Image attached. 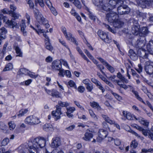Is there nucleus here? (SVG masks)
<instances>
[{
    "label": "nucleus",
    "instance_id": "nucleus-24",
    "mask_svg": "<svg viewBox=\"0 0 153 153\" xmlns=\"http://www.w3.org/2000/svg\"><path fill=\"white\" fill-rule=\"evenodd\" d=\"M21 30L24 36L27 35V32L26 30V26L25 25V21L22 20L21 21V24L20 25Z\"/></svg>",
    "mask_w": 153,
    "mask_h": 153
},
{
    "label": "nucleus",
    "instance_id": "nucleus-33",
    "mask_svg": "<svg viewBox=\"0 0 153 153\" xmlns=\"http://www.w3.org/2000/svg\"><path fill=\"white\" fill-rule=\"evenodd\" d=\"M70 2L72 3L78 9H80L81 5L79 0H69Z\"/></svg>",
    "mask_w": 153,
    "mask_h": 153
},
{
    "label": "nucleus",
    "instance_id": "nucleus-19",
    "mask_svg": "<svg viewBox=\"0 0 153 153\" xmlns=\"http://www.w3.org/2000/svg\"><path fill=\"white\" fill-rule=\"evenodd\" d=\"M137 54L140 57L143 59L147 58V55L146 53L145 50L143 48L139 49L137 50Z\"/></svg>",
    "mask_w": 153,
    "mask_h": 153
},
{
    "label": "nucleus",
    "instance_id": "nucleus-31",
    "mask_svg": "<svg viewBox=\"0 0 153 153\" xmlns=\"http://www.w3.org/2000/svg\"><path fill=\"white\" fill-rule=\"evenodd\" d=\"M101 116L106 122L112 125L114 123V121L111 120L107 115L102 114Z\"/></svg>",
    "mask_w": 153,
    "mask_h": 153
},
{
    "label": "nucleus",
    "instance_id": "nucleus-27",
    "mask_svg": "<svg viewBox=\"0 0 153 153\" xmlns=\"http://www.w3.org/2000/svg\"><path fill=\"white\" fill-rule=\"evenodd\" d=\"M129 63L130 65L128 64H127L126 66V68L127 69V74L129 79H130V76L128 73L130 71V70H131V74L133 75L134 74V71L133 69L132 68H131V66H132V64L131 62H130Z\"/></svg>",
    "mask_w": 153,
    "mask_h": 153
},
{
    "label": "nucleus",
    "instance_id": "nucleus-7",
    "mask_svg": "<svg viewBox=\"0 0 153 153\" xmlns=\"http://www.w3.org/2000/svg\"><path fill=\"white\" fill-rule=\"evenodd\" d=\"M117 8L118 13L120 15L128 14L130 12V10L128 7L126 5L122 6V5H119Z\"/></svg>",
    "mask_w": 153,
    "mask_h": 153
},
{
    "label": "nucleus",
    "instance_id": "nucleus-53",
    "mask_svg": "<svg viewBox=\"0 0 153 153\" xmlns=\"http://www.w3.org/2000/svg\"><path fill=\"white\" fill-rule=\"evenodd\" d=\"M9 142V139L8 138L4 139L1 143V145L2 146H5Z\"/></svg>",
    "mask_w": 153,
    "mask_h": 153
},
{
    "label": "nucleus",
    "instance_id": "nucleus-3",
    "mask_svg": "<svg viewBox=\"0 0 153 153\" xmlns=\"http://www.w3.org/2000/svg\"><path fill=\"white\" fill-rule=\"evenodd\" d=\"M25 122L28 125L31 126L38 124L40 122L37 117L33 116H30L25 119Z\"/></svg>",
    "mask_w": 153,
    "mask_h": 153
},
{
    "label": "nucleus",
    "instance_id": "nucleus-36",
    "mask_svg": "<svg viewBox=\"0 0 153 153\" xmlns=\"http://www.w3.org/2000/svg\"><path fill=\"white\" fill-rule=\"evenodd\" d=\"M45 47L46 49L51 52H52L53 49V47L50 43L46 42L45 44Z\"/></svg>",
    "mask_w": 153,
    "mask_h": 153
},
{
    "label": "nucleus",
    "instance_id": "nucleus-42",
    "mask_svg": "<svg viewBox=\"0 0 153 153\" xmlns=\"http://www.w3.org/2000/svg\"><path fill=\"white\" fill-rule=\"evenodd\" d=\"M13 68V65L11 63H9L6 65L5 67L3 70V71H6L10 70Z\"/></svg>",
    "mask_w": 153,
    "mask_h": 153
},
{
    "label": "nucleus",
    "instance_id": "nucleus-22",
    "mask_svg": "<svg viewBox=\"0 0 153 153\" xmlns=\"http://www.w3.org/2000/svg\"><path fill=\"white\" fill-rule=\"evenodd\" d=\"M147 49L148 51L151 54L153 55V41H149L147 45Z\"/></svg>",
    "mask_w": 153,
    "mask_h": 153
},
{
    "label": "nucleus",
    "instance_id": "nucleus-16",
    "mask_svg": "<svg viewBox=\"0 0 153 153\" xmlns=\"http://www.w3.org/2000/svg\"><path fill=\"white\" fill-rule=\"evenodd\" d=\"M61 66L59 61L54 60L52 63L51 68L53 70H59Z\"/></svg>",
    "mask_w": 153,
    "mask_h": 153
},
{
    "label": "nucleus",
    "instance_id": "nucleus-61",
    "mask_svg": "<svg viewBox=\"0 0 153 153\" xmlns=\"http://www.w3.org/2000/svg\"><path fill=\"white\" fill-rule=\"evenodd\" d=\"M85 90V88L83 86H79L78 88V91L79 92L81 93H83L84 92Z\"/></svg>",
    "mask_w": 153,
    "mask_h": 153
},
{
    "label": "nucleus",
    "instance_id": "nucleus-39",
    "mask_svg": "<svg viewBox=\"0 0 153 153\" xmlns=\"http://www.w3.org/2000/svg\"><path fill=\"white\" fill-rule=\"evenodd\" d=\"M28 111V110L26 109H22L20 110L19 112V114L17 116L19 117H21L23 116L25 114H26Z\"/></svg>",
    "mask_w": 153,
    "mask_h": 153
},
{
    "label": "nucleus",
    "instance_id": "nucleus-44",
    "mask_svg": "<svg viewBox=\"0 0 153 153\" xmlns=\"http://www.w3.org/2000/svg\"><path fill=\"white\" fill-rule=\"evenodd\" d=\"M89 113L91 116L95 120H97V117L94 113L93 111L91 110H89Z\"/></svg>",
    "mask_w": 153,
    "mask_h": 153
},
{
    "label": "nucleus",
    "instance_id": "nucleus-25",
    "mask_svg": "<svg viewBox=\"0 0 153 153\" xmlns=\"http://www.w3.org/2000/svg\"><path fill=\"white\" fill-rule=\"evenodd\" d=\"M14 48L16 51V53L17 54L16 56L22 57L23 56L22 53L21 49L16 44H15L14 45Z\"/></svg>",
    "mask_w": 153,
    "mask_h": 153
},
{
    "label": "nucleus",
    "instance_id": "nucleus-32",
    "mask_svg": "<svg viewBox=\"0 0 153 153\" xmlns=\"http://www.w3.org/2000/svg\"><path fill=\"white\" fill-rule=\"evenodd\" d=\"M76 50L78 52L79 54L81 55V56L85 60H86L88 62H90L88 59L86 57V56L83 53L82 51L78 47H76Z\"/></svg>",
    "mask_w": 153,
    "mask_h": 153
},
{
    "label": "nucleus",
    "instance_id": "nucleus-9",
    "mask_svg": "<svg viewBox=\"0 0 153 153\" xmlns=\"http://www.w3.org/2000/svg\"><path fill=\"white\" fill-rule=\"evenodd\" d=\"M61 145V140L59 137H53L52 140L51 146L53 148L58 147Z\"/></svg>",
    "mask_w": 153,
    "mask_h": 153
},
{
    "label": "nucleus",
    "instance_id": "nucleus-63",
    "mask_svg": "<svg viewBox=\"0 0 153 153\" xmlns=\"http://www.w3.org/2000/svg\"><path fill=\"white\" fill-rule=\"evenodd\" d=\"M10 152L11 151L10 150L5 151V149L4 147L0 149V153H10Z\"/></svg>",
    "mask_w": 153,
    "mask_h": 153
},
{
    "label": "nucleus",
    "instance_id": "nucleus-34",
    "mask_svg": "<svg viewBox=\"0 0 153 153\" xmlns=\"http://www.w3.org/2000/svg\"><path fill=\"white\" fill-rule=\"evenodd\" d=\"M90 105L92 107L95 108H97L99 110H100L101 109L98 103L97 102H90Z\"/></svg>",
    "mask_w": 153,
    "mask_h": 153
},
{
    "label": "nucleus",
    "instance_id": "nucleus-51",
    "mask_svg": "<svg viewBox=\"0 0 153 153\" xmlns=\"http://www.w3.org/2000/svg\"><path fill=\"white\" fill-rule=\"evenodd\" d=\"M20 72L22 74H24L25 75H27L30 71L26 69L25 68H21L20 70Z\"/></svg>",
    "mask_w": 153,
    "mask_h": 153
},
{
    "label": "nucleus",
    "instance_id": "nucleus-40",
    "mask_svg": "<svg viewBox=\"0 0 153 153\" xmlns=\"http://www.w3.org/2000/svg\"><path fill=\"white\" fill-rule=\"evenodd\" d=\"M93 3L96 6H97V7L100 6V4H102V0H92Z\"/></svg>",
    "mask_w": 153,
    "mask_h": 153
},
{
    "label": "nucleus",
    "instance_id": "nucleus-47",
    "mask_svg": "<svg viewBox=\"0 0 153 153\" xmlns=\"http://www.w3.org/2000/svg\"><path fill=\"white\" fill-rule=\"evenodd\" d=\"M86 88L88 92H91L93 89V85L92 83H90L86 86Z\"/></svg>",
    "mask_w": 153,
    "mask_h": 153
},
{
    "label": "nucleus",
    "instance_id": "nucleus-13",
    "mask_svg": "<svg viewBox=\"0 0 153 153\" xmlns=\"http://www.w3.org/2000/svg\"><path fill=\"white\" fill-rule=\"evenodd\" d=\"M146 44L145 39V37L140 38L138 39L136 42L135 47L139 49L142 48L145 46Z\"/></svg>",
    "mask_w": 153,
    "mask_h": 153
},
{
    "label": "nucleus",
    "instance_id": "nucleus-48",
    "mask_svg": "<svg viewBox=\"0 0 153 153\" xmlns=\"http://www.w3.org/2000/svg\"><path fill=\"white\" fill-rule=\"evenodd\" d=\"M105 66L111 73H113L114 72V68L111 66L108 63H107L106 65Z\"/></svg>",
    "mask_w": 153,
    "mask_h": 153
},
{
    "label": "nucleus",
    "instance_id": "nucleus-46",
    "mask_svg": "<svg viewBox=\"0 0 153 153\" xmlns=\"http://www.w3.org/2000/svg\"><path fill=\"white\" fill-rule=\"evenodd\" d=\"M68 85L71 87H74L75 89L77 88L75 83L73 80H70L68 82Z\"/></svg>",
    "mask_w": 153,
    "mask_h": 153
},
{
    "label": "nucleus",
    "instance_id": "nucleus-26",
    "mask_svg": "<svg viewBox=\"0 0 153 153\" xmlns=\"http://www.w3.org/2000/svg\"><path fill=\"white\" fill-rule=\"evenodd\" d=\"M123 115L124 117L128 120H133V117L131 113L126 111L123 112Z\"/></svg>",
    "mask_w": 153,
    "mask_h": 153
},
{
    "label": "nucleus",
    "instance_id": "nucleus-52",
    "mask_svg": "<svg viewBox=\"0 0 153 153\" xmlns=\"http://www.w3.org/2000/svg\"><path fill=\"white\" fill-rule=\"evenodd\" d=\"M128 55L132 59H134V51L133 50L130 49L129 51Z\"/></svg>",
    "mask_w": 153,
    "mask_h": 153
},
{
    "label": "nucleus",
    "instance_id": "nucleus-57",
    "mask_svg": "<svg viewBox=\"0 0 153 153\" xmlns=\"http://www.w3.org/2000/svg\"><path fill=\"white\" fill-rule=\"evenodd\" d=\"M60 64H62L65 66L68 67L69 68L67 62L63 59H61L59 61Z\"/></svg>",
    "mask_w": 153,
    "mask_h": 153
},
{
    "label": "nucleus",
    "instance_id": "nucleus-20",
    "mask_svg": "<svg viewBox=\"0 0 153 153\" xmlns=\"http://www.w3.org/2000/svg\"><path fill=\"white\" fill-rule=\"evenodd\" d=\"M113 25V26L115 28H119L121 27L123 25V23L118 19V17L117 18L114 22L112 23Z\"/></svg>",
    "mask_w": 153,
    "mask_h": 153
},
{
    "label": "nucleus",
    "instance_id": "nucleus-14",
    "mask_svg": "<svg viewBox=\"0 0 153 153\" xmlns=\"http://www.w3.org/2000/svg\"><path fill=\"white\" fill-rule=\"evenodd\" d=\"M46 91L49 95H51L53 97L57 98H61L60 94L55 90L52 89L51 90H47Z\"/></svg>",
    "mask_w": 153,
    "mask_h": 153
},
{
    "label": "nucleus",
    "instance_id": "nucleus-12",
    "mask_svg": "<svg viewBox=\"0 0 153 153\" xmlns=\"http://www.w3.org/2000/svg\"><path fill=\"white\" fill-rule=\"evenodd\" d=\"M56 111H52V114L54 119L57 120L60 117V115L61 114V108L58 105H56Z\"/></svg>",
    "mask_w": 153,
    "mask_h": 153
},
{
    "label": "nucleus",
    "instance_id": "nucleus-1",
    "mask_svg": "<svg viewBox=\"0 0 153 153\" xmlns=\"http://www.w3.org/2000/svg\"><path fill=\"white\" fill-rule=\"evenodd\" d=\"M46 143V140L42 137H37L35 138L33 141V146H31L28 148L30 153H37L36 148L44 147Z\"/></svg>",
    "mask_w": 153,
    "mask_h": 153
},
{
    "label": "nucleus",
    "instance_id": "nucleus-38",
    "mask_svg": "<svg viewBox=\"0 0 153 153\" xmlns=\"http://www.w3.org/2000/svg\"><path fill=\"white\" fill-rule=\"evenodd\" d=\"M26 149L27 148H25V146L24 145H22L18 147V150L19 153H25Z\"/></svg>",
    "mask_w": 153,
    "mask_h": 153
},
{
    "label": "nucleus",
    "instance_id": "nucleus-50",
    "mask_svg": "<svg viewBox=\"0 0 153 153\" xmlns=\"http://www.w3.org/2000/svg\"><path fill=\"white\" fill-rule=\"evenodd\" d=\"M8 125L10 129L13 130L15 127L16 125L13 122L11 121L8 123Z\"/></svg>",
    "mask_w": 153,
    "mask_h": 153
},
{
    "label": "nucleus",
    "instance_id": "nucleus-11",
    "mask_svg": "<svg viewBox=\"0 0 153 153\" xmlns=\"http://www.w3.org/2000/svg\"><path fill=\"white\" fill-rule=\"evenodd\" d=\"M108 132L103 129H100L98 132L99 137H97V141L100 142L102 140L105 138L108 134Z\"/></svg>",
    "mask_w": 153,
    "mask_h": 153
},
{
    "label": "nucleus",
    "instance_id": "nucleus-15",
    "mask_svg": "<svg viewBox=\"0 0 153 153\" xmlns=\"http://www.w3.org/2000/svg\"><path fill=\"white\" fill-rule=\"evenodd\" d=\"M64 36L67 40L73 42L76 45H78V42L76 39L73 36V35L70 32H67Z\"/></svg>",
    "mask_w": 153,
    "mask_h": 153
},
{
    "label": "nucleus",
    "instance_id": "nucleus-64",
    "mask_svg": "<svg viewBox=\"0 0 153 153\" xmlns=\"http://www.w3.org/2000/svg\"><path fill=\"white\" fill-rule=\"evenodd\" d=\"M91 80L92 82L94 83L96 85H98V84L100 83V82L94 78H91Z\"/></svg>",
    "mask_w": 153,
    "mask_h": 153
},
{
    "label": "nucleus",
    "instance_id": "nucleus-54",
    "mask_svg": "<svg viewBox=\"0 0 153 153\" xmlns=\"http://www.w3.org/2000/svg\"><path fill=\"white\" fill-rule=\"evenodd\" d=\"M142 152L143 153H147V152H153V148H150L148 149H142Z\"/></svg>",
    "mask_w": 153,
    "mask_h": 153
},
{
    "label": "nucleus",
    "instance_id": "nucleus-60",
    "mask_svg": "<svg viewBox=\"0 0 153 153\" xmlns=\"http://www.w3.org/2000/svg\"><path fill=\"white\" fill-rule=\"evenodd\" d=\"M11 16L14 18L13 19L14 20L18 18L19 15L15 12H13L11 13Z\"/></svg>",
    "mask_w": 153,
    "mask_h": 153
},
{
    "label": "nucleus",
    "instance_id": "nucleus-49",
    "mask_svg": "<svg viewBox=\"0 0 153 153\" xmlns=\"http://www.w3.org/2000/svg\"><path fill=\"white\" fill-rule=\"evenodd\" d=\"M38 3L42 7H44L45 5L42 0H35V5H36Z\"/></svg>",
    "mask_w": 153,
    "mask_h": 153
},
{
    "label": "nucleus",
    "instance_id": "nucleus-2",
    "mask_svg": "<svg viewBox=\"0 0 153 153\" xmlns=\"http://www.w3.org/2000/svg\"><path fill=\"white\" fill-rule=\"evenodd\" d=\"M35 17L37 21L39 24H42L45 26L46 28H48L50 25L48 24V20L45 19L41 13L38 10H36L34 12Z\"/></svg>",
    "mask_w": 153,
    "mask_h": 153
},
{
    "label": "nucleus",
    "instance_id": "nucleus-21",
    "mask_svg": "<svg viewBox=\"0 0 153 153\" xmlns=\"http://www.w3.org/2000/svg\"><path fill=\"white\" fill-rule=\"evenodd\" d=\"M134 119H135L136 121H138L141 124L145 126H146L147 127L149 126V122L148 120H145L144 118H142L141 117L136 118L134 117Z\"/></svg>",
    "mask_w": 153,
    "mask_h": 153
},
{
    "label": "nucleus",
    "instance_id": "nucleus-56",
    "mask_svg": "<svg viewBox=\"0 0 153 153\" xmlns=\"http://www.w3.org/2000/svg\"><path fill=\"white\" fill-rule=\"evenodd\" d=\"M82 82L85 84L86 86L91 83L90 79L88 78L83 80Z\"/></svg>",
    "mask_w": 153,
    "mask_h": 153
},
{
    "label": "nucleus",
    "instance_id": "nucleus-37",
    "mask_svg": "<svg viewBox=\"0 0 153 153\" xmlns=\"http://www.w3.org/2000/svg\"><path fill=\"white\" fill-rule=\"evenodd\" d=\"M58 105L60 107H67L69 105V103L67 102H63L61 101H59L58 102Z\"/></svg>",
    "mask_w": 153,
    "mask_h": 153
},
{
    "label": "nucleus",
    "instance_id": "nucleus-17",
    "mask_svg": "<svg viewBox=\"0 0 153 153\" xmlns=\"http://www.w3.org/2000/svg\"><path fill=\"white\" fill-rule=\"evenodd\" d=\"M97 9L101 11H102L103 10L106 11H109L110 10H111L108 3L105 4H103L102 3V4H100V6L98 7Z\"/></svg>",
    "mask_w": 153,
    "mask_h": 153
},
{
    "label": "nucleus",
    "instance_id": "nucleus-29",
    "mask_svg": "<svg viewBox=\"0 0 153 153\" xmlns=\"http://www.w3.org/2000/svg\"><path fill=\"white\" fill-rule=\"evenodd\" d=\"M4 21L8 25L9 27H11L12 28L16 24L15 22L13 21L12 19L10 21L7 19H4Z\"/></svg>",
    "mask_w": 153,
    "mask_h": 153
},
{
    "label": "nucleus",
    "instance_id": "nucleus-5",
    "mask_svg": "<svg viewBox=\"0 0 153 153\" xmlns=\"http://www.w3.org/2000/svg\"><path fill=\"white\" fill-rule=\"evenodd\" d=\"M117 14L115 12L111 11L106 14V19L108 22L111 23L113 22L118 18Z\"/></svg>",
    "mask_w": 153,
    "mask_h": 153
},
{
    "label": "nucleus",
    "instance_id": "nucleus-41",
    "mask_svg": "<svg viewBox=\"0 0 153 153\" xmlns=\"http://www.w3.org/2000/svg\"><path fill=\"white\" fill-rule=\"evenodd\" d=\"M134 95L136 98L138 100L143 103L144 104H146L145 102L139 96L138 93L137 92L134 91Z\"/></svg>",
    "mask_w": 153,
    "mask_h": 153
},
{
    "label": "nucleus",
    "instance_id": "nucleus-6",
    "mask_svg": "<svg viewBox=\"0 0 153 153\" xmlns=\"http://www.w3.org/2000/svg\"><path fill=\"white\" fill-rule=\"evenodd\" d=\"M97 34L102 40L105 42L109 43L111 42V39L108 36L107 34L101 30H99L97 32Z\"/></svg>",
    "mask_w": 153,
    "mask_h": 153
},
{
    "label": "nucleus",
    "instance_id": "nucleus-4",
    "mask_svg": "<svg viewBox=\"0 0 153 153\" xmlns=\"http://www.w3.org/2000/svg\"><path fill=\"white\" fill-rule=\"evenodd\" d=\"M137 4L143 8H145L151 6L153 3V0H135Z\"/></svg>",
    "mask_w": 153,
    "mask_h": 153
},
{
    "label": "nucleus",
    "instance_id": "nucleus-23",
    "mask_svg": "<svg viewBox=\"0 0 153 153\" xmlns=\"http://www.w3.org/2000/svg\"><path fill=\"white\" fill-rule=\"evenodd\" d=\"M93 136L91 133L90 131H87L85 134L84 136L82 137V139L86 141H89L92 138Z\"/></svg>",
    "mask_w": 153,
    "mask_h": 153
},
{
    "label": "nucleus",
    "instance_id": "nucleus-18",
    "mask_svg": "<svg viewBox=\"0 0 153 153\" xmlns=\"http://www.w3.org/2000/svg\"><path fill=\"white\" fill-rule=\"evenodd\" d=\"M148 29L147 27H143L141 29L138 35L142 37H144L149 33Z\"/></svg>",
    "mask_w": 153,
    "mask_h": 153
},
{
    "label": "nucleus",
    "instance_id": "nucleus-59",
    "mask_svg": "<svg viewBox=\"0 0 153 153\" xmlns=\"http://www.w3.org/2000/svg\"><path fill=\"white\" fill-rule=\"evenodd\" d=\"M27 1V3L29 5L31 9H33L34 7V4L33 2L30 0H26Z\"/></svg>",
    "mask_w": 153,
    "mask_h": 153
},
{
    "label": "nucleus",
    "instance_id": "nucleus-62",
    "mask_svg": "<svg viewBox=\"0 0 153 153\" xmlns=\"http://www.w3.org/2000/svg\"><path fill=\"white\" fill-rule=\"evenodd\" d=\"M67 112L73 113L75 110V108L74 107H70L69 108H67Z\"/></svg>",
    "mask_w": 153,
    "mask_h": 153
},
{
    "label": "nucleus",
    "instance_id": "nucleus-28",
    "mask_svg": "<svg viewBox=\"0 0 153 153\" xmlns=\"http://www.w3.org/2000/svg\"><path fill=\"white\" fill-rule=\"evenodd\" d=\"M140 25L137 22H135L134 20V36H137L140 31Z\"/></svg>",
    "mask_w": 153,
    "mask_h": 153
},
{
    "label": "nucleus",
    "instance_id": "nucleus-10",
    "mask_svg": "<svg viewBox=\"0 0 153 153\" xmlns=\"http://www.w3.org/2000/svg\"><path fill=\"white\" fill-rule=\"evenodd\" d=\"M123 4V1L117 0H110L109 1L108 3L111 10L114 8L116 5L118 6L121 5H122Z\"/></svg>",
    "mask_w": 153,
    "mask_h": 153
},
{
    "label": "nucleus",
    "instance_id": "nucleus-30",
    "mask_svg": "<svg viewBox=\"0 0 153 153\" xmlns=\"http://www.w3.org/2000/svg\"><path fill=\"white\" fill-rule=\"evenodd\" d=\"M117 76L120 79L119 80L121 81V82H122L126 83H127L128 82V80L126 79L120 72L117 73Z\"/></svg>",
    "mask_w": 153,
    "mask_h": 153
},
{
    "label": "nucleus",
    "instance_id": "nucleus-55",
    "mask_svg": "<svg viewBox=\"0 0 153 153\" xmlns=\"http://www.w3.org/2000/svg\"><path fill=\"white\" fill-rule=\"evenodd\" d=\"M32 81V80L31 79H29L25 81V82H21L20 84L23 85L24 83L26 85H28Z\"/></svg>",
    "mask_w": 153,
    "mask_h": 153
},
{
    "label": "nucleus",
    "instance_id": "nucleus-45",
    "mask_svg": "<svg viewBox=\"0 0 153 153\" xmlns=\"http://www.w3.org/2000/svg\"><path fill=\"white\" fill-rule=\"evenodd\" d=\"M104 25L106 28L109 31L113 33H115V30L114 29H112L109 25L105 24H104Z\"/></svg>",
    "mask_w": 153,
    "mask_h": 153
},
{
    "label": "nucleus",
    "instance_id": "nucleus-43",
    "mask_svg": "<svg viewBox=\"0 0 153 153\" xmlns=\"http://www.w3.org/2000/svg\"><path fill=\"white\" fill-rule=\"evenodd\" d=\"M111 93L118 100L120 101L122 100V97L120 95H118L117 93L114 92L112 91H110Z\"/></svg>",
    "mask_w": 153,
    "mask_h": 153
},
{
    "label": "nucleus",
    "instance_id": "nucleus-58",
    "mask_svg": "<svg viewBox=\"0 0 153 153\" xmlns=\"http://www.w3.org/2000/svg\"><path fill=\"white\" fill-rule=\"evenodd\" d=\"M51 126L49 124H45L43 127V128L45 131L47 130L48 129L51 128Z\"/></svg>",
    "mask_w": 153,
    "mask_h": 153
},
{
    "label": "nucleus",
    "instance_id": "nucleus-8",
    "mask_svg": "<svg viewBox=\"0 0 153 153\" xmlns=\"http://www.w3.org/2000/svg\"><path fill=\"white\" fill-rule=\"evenodd\" d=\"M145 70L147 73L152 75L153 73V62L150 61L146 62Z\"/></svg>",
    "mask_w": 153,
    "mask_h": 153
},
{
    "label": "nucleus",
    "instance_id": "nucleus-35",
    "mask_svg": "<svg viewBox=\"0 0 153 153\" xmlns=\"http://www.w3.org/2000/svg\"><path fill=\"white\" fill-rule=\"evenodd\" d=\"M113 82L117 83L118 85L120 86V87L122 88L125 89L127 88L128 87L125 85L121 84V81L120 80H114Z\"/></svg>",
    "mask_w": 153,
    "mask_h": 153
}]
</instances>
